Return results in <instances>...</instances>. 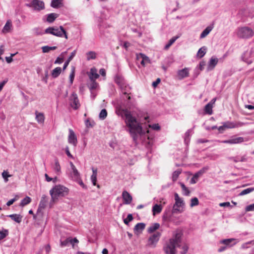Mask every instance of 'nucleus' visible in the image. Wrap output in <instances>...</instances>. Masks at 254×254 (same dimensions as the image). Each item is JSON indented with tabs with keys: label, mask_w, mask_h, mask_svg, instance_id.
<instances>
[{
	"label": "nucleus",
	"mask_w": 254,
	"mask_h": 254,
	"mask_svg": "<svg viewBox=\"0 0 254 254\" xmlns=\"http://www.w3.org/2000/svg\"><path fill=\"white\" fill-rule=\"evenodd\" d=\"M125 117L127 131L130 133L135 144L150 146L152 144V137L149 135L150 131L148 128L143 129L141 124L130 111L125 110Z\"/></svg>",
	"instance_id": "obj_1"
},
{
	"label": "nucleus",
	"mask_w": 254,
	"mask_h": 254,
	"mask_svg": "<svg viewBox=\"0 0 254 254\" xmlns=\"http://www.w3.org/2000/svg\"><path fill=\"white\" fill-rule=\"evenodd\" d=\"M183 238V233L180 230H177L173 233L172 237L166 243L163 247V250L166 254H176V248L179 242H181Z\"/></svg>",
	"instance_id": "obj_2"
},
{
	"label": "nucleus",
	"mask_w": 254,
	"mask_h": 254,
	"mask_svg": "<svg viewBox=\"0 0 254 254\" xmlns=\"http://www.w3.org/2000/svg\"><path fill=\"white\" fill-rule=\"evenodd\" d=\"M69 189L62 185H55L50 190L49 193L51 196L50 206L52 207L54 202L57 201L59 197H64L68 193Z\"/></svg>",
	"instance_id": "obj_3"
},
{
	"label": "nucleus",
	"mask_w": 254,
	"mask_h": 254,
	"mask_svg": "<svg viewBox=\"0 0 254 254\" xmlns=\"http://www.w3.org/2000/svg\"><path fill=\"white\" fill-rule=\"evenodd\" d=\"M175 202L173 206L172 213L178 214L184 212L185 203L183 198L179 196L177 193L174 194Z\"/></svg>",
	"instance_id": "obj_4"
},
{
	"label": "nucleus",
	"mask_w": 254,
	"mask_h": 254,
	"mask_svg": "<svg viewBox=\"0 0 254 254\" xmlns=\"http://www.w3.org/2000/svg\"><path fill=\"white\" fill-rule=\"evenodd\" d=\"M45 33L50 34L59 37H64L66 39H68L67 33L62 26L59 27H49L46 29Z\"/></svg>",
	"instance_id": "obj_5"
},
{
	"label": "nucleus",
	"mask_w": 254,
	"mask_h": 254,
	"mask_svg": "<svg viewBox=\"0 0 254 254\" xmlns=\"http://www.w3.org/2000/svg\"><path fill=\"white\" fill-rule=\"evenodd\" d=\"M237 36L243 39H248L252 37L254 34V32L250 27H243L239 28L237 30Z\"/></svg>",
	"instance_id": "obj_6"
},
{
	"label": "nucleus",
	"mask_w": 254,
	"mask_h": 254,
	"mask_svg": "<svg viewBox=\"0 0 254 254\" xmlns=\"http://www.w3.org/2000/svg\"><path fill=\"white\" fill-rule=\"evenodd\" d=\"M70 169L68 170V177L73 181L77 180L80 178V175L72 162H69Z\"/></svg>",
	"instance_id": "obj_7"
},
{
	"label": "nucleus",
	"mask_w": 254,
	"mask_h": 254,
	"mask_svg": "<svg viewBox=\"0 0 254 254\" xmlns=\"http://www.w3.org/2000/svg\"><path fill=\"white\" fill-rule=\"evenodd\" d=\"M161 235V233L157 232L150 236L148 238L147 246L151 248H155L159 240Z\"/></svg>",
	"instance_id": "obj_8"
},
{
	"label": "nucleus",
	"mask_w": 254,
	"mask_h": 254,
	"mask_svg": "<svg viewBox=\"0 0 254 254\" xmlns=\"http://www.w3.org/2000/svg\"><path fill=\"white\" fill-rule=\"evenodd\" d=\"M242 60L248 64H250L254 61V51L253 49L247 51L242 56Z\"/></svg>",
	"instance_id": "obj_9"
},
{
	"label": "nucleus",
	"mask_w": 254,
	"mask_h": 254,
	"mask_svg": "<svg viewBox=\"0 0 254 254\" xmlns=\"http://www.w3.org/2000/svg\"><path fill=\"white\" fill-rule=\"evenodd\" d=\"M209 170L208 166H205L201 169L199 171L195 173L190 180V183L191 184H195L199 177H200L203 174Z\"/></svg>",
	"instance_id": "obj_10"
},
{
	"label": "nucleus",
	"mask_w": 254,
	"mask_h": 254,
	"mask_svg": "<svg viewBox=\"0 0 254 254\" xmlns=\"http://www.w3.org/2000/svg\"><path fill=\"white\" fill-rule=\"evenodd\" d=\"M29 7H32L34 10L40 11L44 9V3L39 0H33L31 2L27 5Z\"/></svg>",
	"instance_id": "obj_11"
},
{
	"label": "nucleus",
	"mask_w": 254,
	"mask_h": 254,
	"mask_svg": "<svg viewBox=\"0 0 254 254\" xmlns=\"http://www.w3.org/2000/svg\"><path fill=\"white\" fill-rule=\"evenodd\" d=\"M136 60L137 63H140L143 66H144L150 61L149 58L145 55L142 53L136 54Z\"/></svg>",
	"instance_id": "obj_12"
},
{
	"label": "nucleus",
	"mask_w": 254,
	"mask_h": 254,
	"mask_svg": "<svg viewBox=\"0 0 254 254\" xmlns=\"http://www.w3.org/2000/svg\"><path fill=\"white\" fill-rule=\"evenodd\" d=\"M69 101L71 106L74 109H77L79 108L80 104L77 95L76 93H73L71 94L69 98Z\"/></svg>",
	"instance_id": "obj_13"
},
{
	"label": "nucleus",
	"mask_w": 254,
	"mask_h": 254,
	"mask_svg": "<svg viewBox=\"0 0 254 254\" xmlns=\"http://www.w3.org/2000/svg\"><path fill=\"white\" fill-rule=\"evenodd\" d=\"M244 138L242 137H234L231 138L230 139L228 140H224L220 141L218 140V142L222 143H228V144H237V143H240L243 142H244Z\"/></svg>",
	"instance_id": "obj_14"
},
{
	"label": "nucleus",
	"mask_w": 254,
	"mask_h": 254,
	"mask_svg": "<svg viewBox=\"0 0 254 254\" xmlns=\"http://www.w3.org/2000/svg\"><path fill=\"white\" fill-rule=\"evenodd\" d=\"M68 131V142L73 145L74 146H76L77 143L76 136L74 132L71 129H69Z\"/></svg>",
	"instance_id": "obj_15"
},
{
	"label": "nucleus",
	"mask_w": 254,
	"mask_h": 254,
	"mask_svg": "<svg viewBox=\"0 0 254 254\" xmlns=\"http://www.w3.org/2000/svg\"><path fill=\"white\" fill-rule=\"evenodd\" d=\"M218 62V59L216 57H212L208 64L207 71H211L213 70Z\"/></svg>",
	"instance_id": "obj_16"
},
{
	"label": "nucleus",
	"mask_w": 254,
	"mask_h": 254,
	"mask_svg": "<svg viewBox=\"0 0 254 254\" xmlns=\"http://www.w3.org/2000/svg\"><path fill=\"white\" fill-rule=\"evenodd\" d=\"M59 16V14L56 13H51L46 15L43 18L44 21L49 23L53 22L55 19Z\"/></svg>",
	"instance_id": "obj_17"
},
{
	"label": "nucleus",
	"mask_w": 254,
	"mask_h": 254,
	"mask_svg": "<svg viewBox=\"0 0 254 254\" xmlns=\"http://www.w3.org/2000/svg\"><path fill=\"white\" fill-rule=\"evenodd\" d=\"M177 247L181 250L180 254H186L189 249V245L186 242L182 243V241L179 243V244L177 245Z\"/></svg>",
	"instance_id": "obj_18"
},
{
	"label": "nucleus",
	"mask_w": 254,
	"mask_h": 254,
	"mask_svg": "<svg viewBox=\"0 0 254 254\" xmlns=\"http://www.w3.org/2000/svg\"><path fill=\"white\" fill-rule=\"evenodd\" d=\"M220 243L226 245V247H231L236 245L237 241H236L235 239L231 238L222 240L220 241Z\"/></svg>",
	"instance_id": "obj_19"
},
{
	"label": "nucleus",
	"mask_w": 254,
	"mask_h": 254,
	"mask_svg": "<svg viewBox=\"0 0 254 254\" xmlns=\"http://www.w3.org/2000/svg\"><path fill=\"white\" fill-rule=\"evenodd\" d=\"M122 197L124 200V203L126 204H129L132 201V196L127 191L124 190L122 193Z\"/></svg>",
	"instance_id": "obj_20"
},
{
	"label": "nucleus",
	"mask_w": 254,
	"mask_h": 254,
	"mask_svg": "<svg viewBox=\"0 0 254 254\" xmlns=\"http://www.w3.org/2000/svg\"><path fill=\"white\" fill-rule=\"evenodd\" d=\"M177 75L178 76V78L180 80L183 79V78L189 76V68L186 67L181 70H178L177 72Z\"/></svg>",
	"instance_id": "obj_21"
},
{
	"label": "nucleus",
	"mask_w": 254,
	"mask_h": 254,
	"mask_svg": "<svg viewBox=\"0 0 254 254\" xmlns=\"http://www.w3.org/2000/svg\"><path fill=\"white\" fill-rule=\"evenodd\" d=\"M214 27V24H212L207 26L200 34V38L203 39L206 37L209 33L212 31Z\"/></svg>",
	"instance_id": "obj_22"
},
{
	"label": "nucleus",
	"mask_w": 254,
	"mask_h": 254,
	"mask_svg": "<svg viewBox=\"0 0 254 254\" xmlns=\"http://www.w3.org/2000/svg\"><path fill=\"white\" fill-rule=\"evenodd\" d=\"M99 76V75L97 73V69L95 67L91 68L89 74V77L90 80H95Z\"/></svg>",
	"instance_id": "obj_23"
},
{
	"label": "nucleus",
	"mask_w": 254,
	"mask_h": 254,
	"mask_svg": "<svg viewBox=\"0 0 254 254\" xmlns=\"http://www.w3.org/2000/svg\"><path fill=\"white\" fill-rule=\"evenodd\" d=\"M48 197L46 195H43L39 204V209H44L47 204Z\"/></svg>",
	"instance_id": "obj_24"
},
{
	"label": "nucleus",
	"mask_w": 254,
	"mask_h": 254,
	"mask_svg": "<svg viewBox=\"0 0 254 254\" xmlns=\"http://www.w3.org/2000/svg\"><path fill=\"white\" fill-rule=\"evenodd\" d=\"M36 120L39 124H43L45 121V116L43 113L35 112Z\"/></svg>",
	"instance_id": "obj_25"
},
{
	"label": "nucleus",
	"mask_w": 254,
	"mask_h": 254,
	"mask_svg": "<svg viewBox=\"0 0 254 254\" xmlns=\"http://www.w3.org/2000/svg\"><path fill=\"white\" fill-rule=\"evenodd\" d=\"M53 169L55 173L58 175H60L61 174V167L58 159H55V163L53 167Z\"/></svg>",
	"instance_id": "obj_26"
},
{
	"label": "nucleus",
	"mask_w": 254,
	"mask_h": 254,
	"mask_svg": "<svg viewBox=\"0 0 254 254\" xmlns=\"http://www.w3.org/2000/svg\"><path fill=\"white\" fill-rule=\"evenodd\" d=\"M162 206L161 204H155L152 207V213L153 215L160 213L162 210Z\"/></svg>",
	"instance_id": "obj_27"
},
{
	"label": "nucleus",
	"mask_w": 254,
	"mask_h": 254,
	"mask_svg": "<svg viewBox=\"0 0 254 254\" xmlns=\"http://www.w3.org/2000/svg\"><path fill=\"white\" fill-rule=\"evenodd\" d=\"M92 175L91 176V181L94 186L96 185L97 169L94 168H92Z\"/></svg>",
	"instance_id": "obj_28"
},
{
	"label": "nucleus",
	"mask_w": 254,
	"mask_h": 254,
	"mask_svg": "<svg viewBox=\"0 0 254 254\" xmlns=\"http://www.w3.org/2000/svg\"><path fill=\"white\" fill-rule=\"evenodd\" d=\"M7 216L18 223H20L22 221V217L20 214H13L9 215Z\"/></svg>",
	"instance_id": "obj_29"
},
{
	"label": "nucleus",
	"mask_w": 254,
	"mask_h": 254,
	"mask_svg": "<svg viewBox=\"0 0 254 254\" xmlns=\"http://www.w3.org/2000/svg\"><path fill=\"white\" fill-rule=\"evenodd\" d=\"M160 227V224L158 223H155L151 224L148 228V232L149 233H152L158 230Z\"/></svg>",
	"instance_id": "obj_30"
},
{
	"label": "nucleus",
	"mask_w": 254,
	"mask_h": 254,
	"mask_svg": "<svg viewBox=\"0 0 254 254\" xmlns=\"http://www.w3.org/2000/svg\"><path fill=\"white\" fill-rule=\"evenodd\" d=\"M206 50L207 48L205 46L200 48L197 53L196 56L199 58H202L205 55Z\"/></svg>",
	"instance_id": "obj_31"
},
{
	"label": "nucleus",
	"mask_w": 254,
	"mask_h": 254,
	"mask_svg": "<svg viewBox=\"0 0 254 254\" xmlns=\"http://www.w3.org/2000/svg\"><path fill=\"white\" fill-rule=\"evenodd\" d=\"M145 227V225L143 223H137L134 228V231L135 232H141L144 229Z\"/></svg>",
	"instance_id": "obj_32"
},
{
	"label": "nucleus",
	"mask_w": 254,
	"mask_h": 254,
	"mask_svg": "<svg viewBox=\"0 0 254 254\" xmlns=\"http://www.w3.org/2000/svg\"><path fill=\"white\" fill-rule=\"evenodd\" d=\"M11 27L12 24L10 20H7L2 29V32L7 33L9 32Z\"/></svg>",
	"instance_id": "obj_33"
},
{
	"label": "nucleus",
	"mask_w": 254,
	"mask_h": 254,
	"mask_svg": "<svg viewBox=\"0 0 254 254\" xmlns=\"http://www.w3.org/2000/svg\"><path fill=\"white\" fill-rule=\"evenodd\" d=\"M62 72V68L60 67H57L54 68L52 71V75L54 78H56L59 76Z\"/></svg>",
	"instance_id": "obj_34"
},
{
	"label": "nucleus",
	"mask_w": 254,
	"mask_h": 254,
	"mask_svg": "<svg viewBox=\"0 0 254 254\" xmlns=\"http://www.w3.org/2000/svg\"><path fill=\"white\" fill-rule=\"evenodd\" d=\"M204 112L206 114L209 115L212 114V105L211 103H208L205 105L204 107Z\"/></svg>",
	"instance_id": "obj_35"
},
{
	"label": "nucleus",
	"mask_w": 254,
	"mask_h": 254,
	"mask_svg": "<svg viewBox=\"0 0 254 254\" xmlns=\"http://www.w3.org/2000/svg\"><path fill=\"white\" fill-rule=\"evenodd\" d=\"M86 59L87 61L94 60L96 58V53L93 51H90L86 54Z\"/></svg>",
	"instance_id": "obj_36"
},
{
	"label": "nucleus",
	"mask_w": 254,
	"mask_h": 254,
	"mask_svg": "<svg viewBox=\"0 0 254 254\" xmlns=\"http://www.w3.org/2000/svg\"><path fill=\"white\" fill-rule=\"evenodd\" d=\"M31 201V198L30 197L27 196L21 200L20 206L23 207L30 203Z\"/></svg>",
	"instance_id": "obj_37"
},
{
	"label": "nucleus",
	"mask_w": 254,
	"mask_h": 254,
	"mask_svg": "<svg viewBox=\"0 0 254 254\" xmlns=\"http://www.w3.org/2000/svg\"><path fill=\"white\" fill-rule=\"evenodd\" d=\"M181 187L182 188L183 190V194L186 196H189L190 194V191L186 187V186L182 183H180Z\"/></svg>",
	"instance_id": "obj_38"
},
{
	"label": "nucleus",
	"mask_w": 254,
	"mask_h": 254,
	"mask_svg": "<svg viewBox=\"0 0 254 254\" xmlns=\"http://www.w3.org/2000/svg\"><path fill=\"white\" fill-rule=\"evenodd\" d=\"M57 48L56 46L50 47L48 46H45L42 47V52L44 53H48L51 50H55Z\"/></svg>",
	"instance_id": "obj_39"
},
{
	"label": "nucleus",
	"mask_w": 254,
	"mask_h": 254,
	"mask_svg": "<svg viewBox=\"0 0 254 254\" xmlns=\"http://www.w3.org/2000/svg\"><path fill=\"white\" fill-rule=\"evenodd\" d=\"M190 207H193L199 204V200L196 197H192L190 199Z\"/></svg>",
	"instance_id": "obj_40"
},
{
	"label": "nucleus",
	"mask_w": 254,
	"mask_h": 254,
	"mask_svg": "<svg viewBox=\"0 0 254 254\" xmlns=\"http://www.w3.org/2000/svg\"><path fill=\"white\" fill-rule=\"evenodd\" d=\"M254 190V188H249L243 190H242L239 194V195L242 196L248 193H251V192Z\"/></svg>",
	"instance_id": "obj_41"
},
{
	"label": "nucleus",
	"mask_w": 254,
	"mask_h": 254,
	"mask_svg": "<svg viewBox=\"0 0 254 254\" xmlns=\"http://www.w3.org/2000/svg\"><path fill=\"white\" fill-rule=\"evenodd\" d=\"M62 1V0H52L51 5L54 8H58L61 4Z\"/></svg>",
	"instance_id": "obj_42"
},
{
	"label": "nucleus",
	"mask_w": 254,
	"mask_h": 254,
	"mask_svg": "<svg viewBox=\"0 0 254 254\" xmlns=\"http://www.w3.org/2000/svg\"><path fill=\"white\" fill-rule=\"evenodd\" d=\"M181 173V170L180 169H178V170L174 171L172 174V181L173 182H175L176 181H177V180L179 176L180 175V174Z\"/></svg>",
	"instance_id": "obj_43"
},
{
	"label": "nucleus",
	"mask_w": 254,
	"mask_h": 254,
	"mask_svg": "<svg viewBox=\"0 0 254 254\" xmlns=\"http://www.w3.org/2000/svg\"><path fill=\"white\" fill-rule=\"evenodd\" d=\"M75 76V67H72L71 72L69 75V83L70 85H72Z\"/></svg>",
	"instance_id": "obj_44"
},
{
	"label": "nucleus",
	"mask_w": 254,
	"mask_h": 254,
	"mask_svg": "<svg viewBox=\"0 0 254 254\" xmlns=\"http://www.w3.org/2000/svg\"><path fill=\"white\" fill-rule=\"evenodd\" d=\"M179 37V36H175L172 38L169 41V43L166 45L165 48L166 49H168Z\"/></svg>",
	"instance_id": "obj_45"
},
{
	"label": "nucleus",
	"mask_w": 254,
	"mask_h": 254,
	"mask_svg": "<svg viewBox=\"0 0 254 254\" xmlns=\"http://www.w3.org/2000/svg\"><path fill=\"white\" fill-rule=\"evenodd\" d=\"M107 116V112L106 109H102L99 115V118L100 120H104Z\"/></svg>",
	"instance_id": "obj_46"
},
{
	"label": "nucleus",
	"mask_w": 254,
	"mask_h": 254,
	"mask_svg": "<svg viewBox=\"0 0 254 254\" xmlns=\"http://www.w3.org/2000/svg\"><path fill=\"white\" fill-rule=\"evenodd\" d=\"M1 175L5 183H7L8 181V178L11 176V175L8 174V172L7 171L5 170L2 173Z\"/></svg>",
	"instance_id": "obj_47"
},
{
	"label": "nucleus",
	"mask_w": 254,
	"mask_h": 254,
	"mask_svg": "<svg viewBox=\"0 0 254 254\" xmlns=\"http://www.w3.org/2000/svg\"><path fill=\"white\" fill-rule=\"evenodd\" d=\"M8 235V231L6 229L0 230V241L5 238Z\"/></svg>",
	"instance_id": "obj_48"
},
{
	"label": "nucleus",
	"mask_w": 254,
	"mask_h": 254,
	"mask_svg": "<svg viewBox=\"0 0 254 254\" xmlns=\"http://www.w3.org/2000/svg\"><path fill=\"white\" fill-rule=\"evenodd\" d=\"M69 242H70L69 237L66 238V239H65L64 241L61 240V244H60L61 246L62 247L69 246Z\"/></svg>",
	"instance_id": "obj_49"
},
{
	"label": "nucleus",
	"mask_w": 254,
	"mask_h": 254,
	"mask_svg": "<svg viewBox=\"0 0 254 254\" xmlns=\"http://www.w3.org/2000/svg\"><path fill=\"white\" fill-rule=\"evenodd\" d=\"M224 127L225 128H232L238 127L233 123L227 122L224 123Z\"/></svg>",
	"instance_id": "obj_50"
},
{
	"label": "nucleus",
	"mask_w": 254,
	"mask_h": 254,
	"mask_svg": "<svg viewBox=\"0 0 254 254\" xmlns=\"http://www.w3.org/2000/svg\"><path fill=\"white\" fill-rule=\"evenodd\" d=\"M33 33L36 35H41L45 33L40 28H34L33 29Z\"/></svg>",
	"instance_id": "obj_51"
},
{
	"label": "nucleus",
	"mask_w": 254,
	"mask_h": 254,
	"mask_svg": "<svg viewBox=\"0 0 254 254\" xmlns=\"http://www.w3.org/2000/svg\"><path fill=\"white\" fill-rule=\"evenodd\" d=\"M85 126L87 127H91L95 125L94 121H91L89 119H87L85 122Z\"/></svg>",
	"instance_id": "obj_52"
},
{
	"label": "nucleus",
	"mask_w": 254,
	"mask_h": 254,
	"mask_svg": "<svg viewBox=\"0 0 254 254\" xmlns=\"http://www.w3.org/2000/svg\"><path fill=\"white\" fill-rule=\"evenodd\" d=\"M148 127L155 130H159L160 129V127L158 124L149 125Z\"/></svg>",
	"instance_id": "obj_53"
},
{
	"label": "nucleus",
	"mask_w": 254,
	"mask_h": 254,
	"mask_svg": "<svg viewBox=\"0 0 254 254\" xmlns=\"http://www.w3.org/2000/svg\"><path fill=\"white\" fill-rule=\"evenodd\" d=\"M132 219H133V217H132V214H129L127 215V217L124 219V222L126 224L128 225L129 222L130 221H132Z\"/></svg>",
	"instance_id": "obj_54"
},
{
	"label": "nucleus",
	"mask_w": 254,
	"mask_h": 254,
	"mask_svg": "<svg viewBox=\"0 0 254 254\" xmlns=\"http://www.w3.org/2000/svg\"><path fill=\"white\" fill-rule=\"evenodd\" d=\"M69 245H71L73 248H74V244H77L79 242L78 240L76 238H72L69 237Z\"/></svg>",
	"instance_id": "obj_55"
},
{
	"label": "nucleus",
	"mask_w": 254,
	"mask_h": 254,
	"mask_svg": "<svg viewBox=\"0 0 254 254\" xmlns=\"http://www.w3.org/2000/svg\"><path fill=\"white\" fill-rule=\"evenodd\" d=\"M245 210L247 212L254 211V203L247 205L245 208Z\"/></svg>",
	"instance_id": "obj_56"
},
{
	"label": "nucleus",
	"mask_w": 254,
	"mask_h": 254,
	"mask_svg": "<svg viewBox=\"0 0 254 254\" xmlns=\"http://www.w3.org/2000/svg\"><path fill=\"white\" fill-rule=\"evenodd\" d=\"M192 131V129H188L186 133H185L184 138H190V136L191 135V132Z\"/></svg>",
	"instance_id": "obj_57"
},
{
	"label": "nucleus",
	"mask_w": 254,
	"mask_h": 254,
	"mask_svg": "<svg viewBox=\"0 0 254 254\" xmlns=\"http://www.w3.org/2000/svg\"><path fill=\"white\" fill-rule=\"evenodd\" d=\"M91 83L90 84V88L92 89H95L97 86V83L95 80H91Z\"/></svg>",
	"instance_id": "obj_58"
},
{
	"label": "nucleus",
	"mask_w": 254,
	"mask_h": 254,
	"mask_svg": "<svg viewBox=\"0 0 254 254\" xmlns=\"http://www.w3.org/2000/svg\"><path fill=\"white\" fill-rule=\"evenodd\" d=\"M74 181L77 182L82 188H85V186L84 185L82 180L81 179V178H78V179H77V180H75Z\"/></svg>",
	"instance_id": "obj_59"
},
{
	"label": "nucleus",
	"mask_w": 254,
	"mask_h": 254,
	"mask_svg": "<svg viewBox=\"0 0 254 254\" xmlns=\"http://www.w3.org/2000/svg\"><path fill=\"white\" fill-rule=\"evenodd\" d=\"M45 179H46V181L48 182H51L52 180H53V181L55 182L56 181V179H57L56 178H55L54 179V180H53V178L49 177V176L47 174H45Z\"/></svg>",
	"instance_id": "obj_60"
},
{
	"label": "nucleus",
	"mask_w": 254,
	"mask_h": 254,
	"mask_svg": "<svg viewBox=\"0 0 254 254\" xmlns=\"http://www.w3.org/2000/svg\"><path fill=\"white\" fill-rule=\"evenodd\" d=\"M205 65V62L204 61H201L200 62L199 64V69L200 70H202L204 68V66Z\"/></svg>",
	"instance_id": "obj_61"
},
{
	"label": "nucleus",
	"mask_w": 254,
	"mask_h": 254,
	"mask_svg": "<svg viewBox=\"0 0 254 254\" xmlns=\"http://www.w3.org/2000/svg\"><path fill=\"white\" fill-rule=\"evenodd\" d=\"M76 54V50L73 51L70 54V56L68 58L67 60L70 62L72 59L74 57Z\"/></svg>",
	"instance_id": "obj_62"
},
{
	"label": "nucleus",
	"mask_w": 254,
	"mask_h": 254,
	"mask_svg": "<svg viewBox=\"0 0 254 254\" xmlns=\"http://www.w3.org/2000/svg\"><path fill=\"white\" fill-rule=\"evenodd\" d=\"M17 200L16 198L15 197V198H13L12 199H11L10 200H9V201H7V202L6 203V205L7 206H10L11 204H12L14 202H15L16 200Z\"/></svg>",
	"instance_id": "obj_63"
},
{
	"label": "nucleus",
	"mask_w": 254,
	"mask_h": 254,
	"mask_svg": "<svg viewBox=\"0 0 254 254\" xmlns=\"http://www.w3.org/2000/svg\"><path fill=\"white\" fill-rule=\"evenodd\" d=\"M63 62V59L62 58L58 57L56 61H55L54 63L55 64H61Z\"/></svg>",
	"instance_id": "obj_64"
}]
</instances>
